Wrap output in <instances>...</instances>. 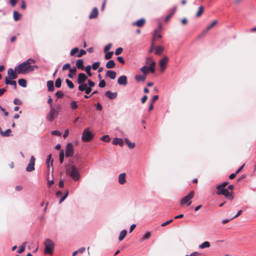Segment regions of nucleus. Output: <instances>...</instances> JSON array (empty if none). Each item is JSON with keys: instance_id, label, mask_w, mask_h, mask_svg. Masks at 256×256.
<instances>
[{"instance_id": "f257e3e1", "label": "nucleus", "mask_w": 256, "mask_h": 256, "mask_svg": "<svg viewBox=\"0 0 256 256\" xmlns=\"http://www.w3.org/2000/svg\"><path fill=\"white\" fill-rule=\"evenodd\" d=\"M36 61L32 58H28L26 62L20 64L15 69L18 74H26L30 72L34 71V69L38 68L37 66H31L32 64H34Z\"/></svg>"}, {"instance_id": "f03ea898", "label": "nucleus", "mask_w": 256, "mask_h": 256, "mask_svg": "<svg viewBox=\"0 0 256 256\" xmlns=\"http://www.w3.org/2000/svg\"><path fill=\"white\" fill-rule=\"evenodd\" d=\"M44 252L46 254H52L54 248V243L50 238H46L44 243Z\"/></svg>"}, {"instance_id": "7ed1b4c3", "label": "nucleus", "mask_w": 256, "mask_h": 256, "mask_svg": "<svg viewBox=\"0 0 256 256\" xmlns=\"http://www.w3.org/2000/svg\"><path fill=\"white\" fill-rule=\"evenodd\" d=\"M67 173L74 181L78 180L80 178L78 170L74 166H71L70 170H67Z\"/></svg>"}, {"instance_id": "20e7f679", "label": "nucleus", "mask_w": 256, "mask_h": 256, "mask_svg": "<svg viewBox=\"0 0 256 256\" xmlns=\"http://www.w3.org/2000/svg\"><path fill=\"white\" fill-rule=\"evenodd\" d=\"M50 111L46 115V118L51 122L58 116V110L54 106H52V108H50Z\"/></svg>"}, {"instance_id": "39448f33", "label": "nucleus", "mask_w": 256, "mask_h": 256, "mask_svg": "<svg viewBox=\"0 0 256 256\" xmlns=\"http://www.w3.org/2000/svg\"><path fill=\"white\" fill-rule=\"evenodd\" d=\"M216 193L218 195L222 194L226 198L230 200H232L234 198L233 192L232 191L229 192L227 188L218 190Z\"/></svg>"}, {"instance_id": "423d86ee", "label": "nucleus", "mask_w": 256, "mask_h": 256, "mask_svg": "<svg viewBox=\"0 0 256 256\" xmlns=\"http://www.w3.org/2000/svg\"><path fill=\"white\" fill-rule=\"evenodd\" d=\"M194 192L192 191L190 194L182 198L180 202L182 206L187 204L188 206L190 205L192 203L191 200L194 197Z\"/></svg>"}, {"instance_id": "0eeeda50", "label": "nucleus", "mask_w": 256, "mask_h": 256, "mask_svg": "<svg viewBox=\"0 0 256 256\" xmlns=\"http://www.w3.org/2000/svg\"><path fill=\"white\" fill-rule=\"evenodd\" d=\"M93 136V134L88 128H86L82 134V140L84 142H90Z\"/></svg>"}, {"instance_id": "6e6552de", "label": "nucleus", "mask_w": 256, "mask_h": 256, "mask_svg": "<svg viewBox=\"0 0 256 256\" xmlns=\"http://www.w3.org/2000/svg\"><path fill=\"white\" fill-rule=\"evenodd\" d=\"M74 153L73 145L72 143H68L66 148V156L72 157Z\"/></svg>"}, {"instance_id": "1a4fd4ad", "label": "nucleus", "mask_w": 256, "mask_h": 256, "mask_svg": "<svg viewBox=\"0 0 256 256\" xmlns=\"http://www.w3.org/2000/svg\"><path fill=\"white\" fill-rule=\"evenodd\" d=\"M162 29V26L160 24L159 25L158 28V30H156L154 32L153 34L152 42H155L159 39L162 38V36L160 34V31Z\"/></svg>"}, {"instance_id": "9d476101", "label": "nucleus", "mask_w": 256, "mask_h": 256, "mask_svg": "<svg viewBox=\"0 0 256 256\" xmlns=\"http://www.w3.org/2000/svg\"><path fill=\"white\" fill-rule=\"evenodd\" d=\"M168 61V56H165L160 62V66L162 72H164L166 68V66Z\"/></svg>"}, {"instance_id": "9b49d317", "label": "nucleus", "mask_w": 256, "mask_h": 256, "mask_svg": "<svg viewBox=\"0 0 256 256\" xmlns=\"http://www.w3.org/2000/svg\"><path fill=\"white\" fill-rule=\"evenodd\" d=\"M35 160L36 158L34 156H31L30 163L26 168L27 172H30L34 170Z\"/></svg>"}, {"instance_id": "f8f14e48", "label": "nucleus", "mask_w": 256, "mask_h": 256, "mask_svg": "<svg viewBox=\"0 0 256 256\" xmlns=\"http://www.w3.org/2000/svg\"><path fill=\"white\" fill-rule=\"evenodd\" d=\"M17 72H16L13 69L9 68L8 70V78L10 80H14L18 78Z\"/></svg>"}, {"instance_id": "ddd939ff", "label": "nucleus", "mask_w": 256, "mask_h": 256, "mask_svg": "<svg viewBox=\"0 0 256 256\" xmlns=\"http://www.w3.org/2000/svg\"><path fill=\"white\" fill-rule=\"evenodd\" d=\"M87 76L84 73H80L78 75L77 82L78 84L84 83L87 79Z\"/></svg>"}, {"instance_id": "4468645a", "label": "nucleus", "mask_w": 256, "mask_h": 256, "mask_svg": "<svg viewBox=\"0 0 256 256\" xmlns=\"http://www.w3.org/2000/svg\"><path fill=\"white\" fill-rule=\"evenodd\" d=\"M118 82L120 85L126 86L128 84L127 77L124 76H122L118 80Z\"/></svg>"}, {"instance_id": "2eb2a0df", "label": "nucleus", "mask_w": 256, "mask_h": 256, "mask_svg": "<svg viewBox=\"0 0 256 256\" xmlns=\"http://www.w3.org/2000/svg\"><path fill=\"white\" fill-rule=\"evenodd\" d=\"M105 96L110 100H113L116 98L118 96V94L116 92H112L110 91H108L105 93Z\"/></svg>"}, {"instance_id": "dca6fc26", "label": "nucleus", "mask_w": 256, "mask_h": 256, "mask_svg": "<svg viewBox=\"0 0 256 256\" xmlns=\"http://www.w3.org/2000/svg\"><path fill=\"white\" fill-rule=\"evenodd\" d=\"M146 20L144 18H141L136 22L132 23V26H137L138 27H142L145 24Z\"/></svg>"}, {"instance_id": "f3484780", "label": "nucleus", "mask_w": 256, "mask_h": 256, "mask_svg": "<svg viewBox=\"0 0 256 256\" xmlns=\"http://www.w3.org/2000/svg\"><path fill=\"white\" fill-rule=\"evenodd\" d=\"M98 15V9L94 8L89 15V18L92 19L97 18Z\"/></svg>"}, {"instance_id": "a211bd4d", "label": "nucleus", "mask_w": 256, "mask_h": 256, "mask_svg": "<svg viewBox=\"0 0 256 256\" xmlns=\"http://www.w3.org/2000/svg\"><path fill=\"white\" fill-rule=\"evenodd\" d=\"M76 66L78 69L84 70V60L82 59H78L76 62Z\"/></svg>"}, {"instance_id": "6ab92c4d", "label": "nucleus", "mask_w": 256, "mask_h": 256, "mask_svg": "<svg viewBox=\"0 0 256 256\" xmlns=\"http://www.w3.org/2000/svg\"><path fill=\"white\" fill-rule=\"evenodd\" d=\"M126 176L125 173H122L119 175L118 182L120 184H123L126 182Z\"/></svg>"}, {"instance_id": "aec40b11", "label": "nucleus", "mask_w": 256, "mask_h": 256, "mask_svg": "<svg viewBox=\"0 0 256 256\" xmlns=\"http://www.w3.org/2000/svg\"><path fill=\"white\" fill-rule=\"evenodd\" d=\"M116 72L112 70H108L106 72V76L114 80L116 78Z\"/></svg>"}, {"instance_id": "412c9836", "label": "nucleus", "mask_w": 256, "mask_h": 256, "mask_svg": "<svg viewBox=\"0 0 256 256\" xmlns=\"http://www.w3.org/2000/svg\"><path fill=\"white\" fill-rule=\"evenodd\" d=\"M112 144L114 145L118 144L120 146H122L124 144L123 140L120 138H115L112 140Z\"/></svg>"}, {"instance_id": "4be33fe9", "label": "nucleus", "mask_w": 256, "mask_h": 256, "mask_svg": "<svg viewBox=\"0 0 256 256\" xmlns=\"http://www.w3.org/2000/svg\"><path fill=\"white\" fill-rule=\"evenodd\" d=\"M5 84L6 85L10 84L13 86H14V88L16 89V82L14 80H10L8 77H6L5 78Z\"/></svg>"}, {"instance_id": "5701e85b", "label": "nucleus", "mask_w": 256, "mask_h": 256, "mask_svg": "<svg viewBox=\"0 0 256 256\" xmlns=\"http://www.w3.org/2000/svg\"><path fill=\"white\" fill-rule=\"evenodd\" d=\"M70 73L68 74V78H73L74 76L76 75V69L75 67H73L70 69Z\"/></svg>"}, {"instance_id": "b1692460", "label": "nucleus", "mask_w": 256, "mask_h": 256, "mask_svg": "<svg viewBox=\"0 0 256 256\" xmlns=\"http://www.w3.org/2000/svg\"><path fill=\"white\" fill-rule=\"evenodd\" d=\"M218 23L217 20H214L210 25L208 26L204 32L206 33L207 32L212 28Z\"/></svg>"}, {"instance_id": "393cba45", "label": "nucleus", "mask_w": 256, "mask_h": 256, "mask_svg": "<svg viewBox=\"0 0 256 256\" xmlns=\"http://www.w3.org/2000/svg\"><path fill=\"white\" fill-rule=\"evenodd\" d=\"M146 79V76L145 75H136L135 76V80L138 82H144Z\"/></svg>"}, {"instance_id": "a878e982", "label": "nucleus", "mask_w": 256, "mask_h": 256, "mask_svg": "<svg viewBox=\"0 0 256 256\" xmlns=\"http://www.w3.org/2000/svg\"><path fill=\"white\" fill-rule=\"evenodd\" d=\"M116 64L113 60H108L106 64L107 68H112L115 66Z\"/></svg>"}, {"instance_id": "bb28decb", "label": "nucleus", "mask_w": 256, "mask_h": 256, "mask_svg": "<svg viewBox=\"0 0 256 256\" xmlns=\"http://www.w3.org/2000/svg\"><path fill=\"white\" fill-rule=\"evenodd\" d=\"M140 70L142 74L146 76L150 72L149 67L148 66H144L140 68Z\"/></svg>"}, {"instance_id": "cd10ccee", "label": "nucleus", "mask_w": 256, "mask_h": 256, "mask_svg": "<svg viewBox=\"0 0 256 256\" xmlns=\"http://www.w3.org/2000/svg\"><path fill=\"white\" fill-rule=\"evenodd\" d=\"M47 86L48 88V90L49 92L54 91V82L52 80H48L47 82Z\"/></svg>"}, {"instance_id": "c85d7f7f", "label": "nucleus", "mask_w": 256, "mask_h": 256, "mask_svg": "<svg viewBox=\"0 0 256 256\" xmlns=\"http://www.w3.org/2000/svg\"><path fill=\"white\" fill-rule=\"evenodd\" d=\"M164 47L162 46H158L156 47L155 49V54L157 55L160 54L164 50Z\"/></svg>"}, {"instance_id": "c756f323", "label": "nucleus", "mask_w": 256, "mask_h": 256, "mask_svg": "<svg viewBox=\"0 0 256 256\" xmlns=\"http://www.w3.org/2000/svg\"><path fill=\"white\" fill-rule=\"evenodd\" d=\"M127 234V231L125 230H122L120 234V236L118 237V240L120 241H122L124 238L126 236Z\"/></svg>"}, {"instance_id": "7c9ffc66", "label": "nucleus", "mask_w": 256, "mask_h": 256, "mask_svg": "<svg viewBox=\"0 0 256 256\" xmlns=\"http://www.w3.org/2000/svg\"><path fill=\"white\" fill-rule=\"evenodd\" d=\"M228 184V182H224L222 184H218L216 186V189L218 190L225 189V187Z\"/></svg>"}, {"instance_id": "2f4dec72", "label": "nucleus", "mask_w": 256, "mask_h": 256, "mask_svg": "<svg viewBox=\"0 0 256 256\" xmlns=\"http://www.w3.org/2000/svg\"><path fill=\"white\" fill-rule=\"evenodd\" d=\"M125 142L130 148H134L135 146V143L130 142L128 139L125 138Z\"/></svg>"}, {"instance_id": "473e14b6", "label": "nucleus", "mask_w": 256, "mask_h": 256, "mask_svg": "<svg viewBox=\"0 0 256 256\" xmlns=\"http://www.w3.org/2000/svg\"><path fill=\"white\" fill-rule=\"evenodd\" d=\"M18 84L20 86L26 88V80L23 78L19 79L18 80Z\"/></svg>"}, {"instance_id": "72a5a7b5", "label": "nucleus", "mask_w": 256, "mask_h": 256, "mask_svg": "<svg viewBox=\"0 0 256 256\" xmlns=\"http://www.w3.org/2000/svg\"><path fill=\"white\" fill-rule=\"evenodd\" d=\"M14 18V20L17 21L20 20L22 15L17 11H14L13 12Z\"/></svg>"}, {"instance_id": "f704fd0d", "label": "nucleus", "mask_w": 256, "mask_h": 256, "mask_svg": "<svg viewBox=\"0 0 256 256\" xmlns=\"http://www.w3.org/2000/svg\"><path fill=\"white\" fill-rule=\"evenodd\" d=\"M210 246V243L208 242H204L199 246V248L202 249L204 248H208Z\"/></svg>"}, {"instance_id": "c9c22d12", "label": "nucleus", "mask_w": 256, "mask_h": 256, "mask_svg": "<svg viewBox=\"0 0 256 256\" xmlns=\"http://www.w3.org/2000/svg\"><path fill=\"white\" fill-rule=\"evenodd\" d=\"M204 10V8L203 6H200L198 8V11L196 14V16L197 17H200L202 14Z\"/></svg>"}, {"instance_id": "e433bc0d", "label": "nucleus", "mask_w": 256, "mask_h": 256, "mask_svg": "<svg viewBox=\"0 0 256 256\" xmlns=\"http://www.w3.org/2000/svg\"><path fill=\"white\" fill-rule=\"evenodd\" d=\"M26 242H24L19 247V250L18 251V254H21L24 251L25 248H26Z\"/></svg>"}, {"instance_id": "4c0bfd02", "label": "nucleus", "mask_w": 256, "mask_h": 256, "mask_svg": "<svg viewBox=\"0 0 256 256\" xmlns=\"http://www.w3.org/2000/svg\"><path fill=\"white\" fill-rule=\"evenodd\" d=\"M155 66H156L155 62H152V63H150V66H148L149 67V71L152 73H154L155 72V68H154Z\"/></svg>"}, {"instance_id": "58836bf2", "label": "nucleus", "mask_w": 256, "mask_h": 256, "mask_svg": "<svg viewBox=\"0 0 256 256\" xmlns=\"http://www.w3.org/2000/svg\"><path fill=\"white\" fill-rule=\"evenodd\" d=\"M80 84V85L78 86V90L81 92L85 91L87 87V84L83 83Z\"/></svg>"}, {"instance_id": "ea45409f", "label": "nucleus", "mask_w": 256, "mask_h": 256, "mask_svg": "<svg viewBox=\"0 0 256 256\" xmlns=\"http://www.w3.org/2000/svg\"><path fill=\"white\" fill-rule=\"evenodd\" d=\"M113 52H106L104 58L106 60H110L112 58L113 55Z\"/></svg>"}, {"instance_id": "a19ab883", "label": "nucleus", "mask_w": 256, "mask_h": 256, "mask_svg": "<svg viewBox=\"0 0 256 256\" xmlns=\"http://www.w3.org/2000/svg\"><path fill=\"white\" fill-rule=\"evenodd\" d=\"M78 106L77 104V102L76 101H72L70 103V108L72 110H76L78 108Z\"/></svg>"}, {"instance_id": "79ce46f5", "label": "nucleus", "mask_w": 256, "mask_h": 256, "mask_svg": "<svg viewBox=\"0 0 256 256\" xmlns=\"http://www.w3.org/2000/svg\"><path fill=\"white\" fill-rule=\"evenodd\" d=\"M66 82L69 88L72 89L74 88V84L72 82L68 79H66Z\"/></svg>"}, {"instance_id": "37998d69", "label": "nucleus", "mask_w": 256, "mask_h": 256, "mask_svg": "<svg viewBox=\"0 0 256 256\" xmlns=\"http://www.w3.org/2000/svg\"><path fill=\"white\" fill-rule=\"evenodd\" d=\"M62 80L60 78H58L55 82L56 87L59 88L61 86Z\"/></svg>"}, {"instance_id": "c03bdc74", "label": "nucleus", "mask_w": 256, "mask_h": 256, "mask_svg": "<svg viewBox=\"0 0 256 256\" xmlns=\"http://www.w3.org/2000/svg\"><path fill=\"white\" fill-rule=\"evenodd\" d=\"M85 68V70H86V72L87 73L88 75L90 76H91L92 75L91 72H90L91 66L90 65H88V66H86V68Z\"/></svg>"}, {"instance_id": "a18cd8bd", "label": "nucleus", "mask_w": 256, "mask_h": 256, "mask_svg": "<svg viewBox=\"0 0 256 256\" xmlns=\"http://www.w3.org/2000/svg\"><path fill=\"white\" fill-rule=\"evenodd\" d=\"M64 152L62 150L60 151V164H62L64 162Z\"/></svg>"}, {"instance_id": "49530a36", "label": "nucleus", "mask_w": 256, "mask_h": 256, "mask_svg": "<svg viewBox=\"0 0 256 256\" xmlns=\"http://www.w3.org/2000/svg\"><path fill=\"white\" fill-rule=\"evenodd\" d=\"M78 51L79 49L78 48H74L71 50L70 54L72 56H73L75 55V54H76Z\"/></svg>"}, {"instance_id": "de8ad7c7", "label": "nucleus", "mask_w": 256, "mask_h": 256, "mask_svg": "<svg viewBox=\"0 0 256 256\" xmlns=\"http://www.w3.org/2000/svg\"><path fill=\"white\" fill-rule=\"evenodd\" d=\"M101 140L106 142H109L110 140V136L108 135H104L102 136Z\"/></svg>"}, {"instance_id": "09e8293b", "label": "nucleus", "mask_w": 256, "mask_h": 256, "mask_svg": "<svg viewBox=\"0 0 256 256\" xmlns=\"http://www.w3.org/2000/svg\"><path fill=\"white\" fill-rule=\"evenodd\" d=\"M64 94L62 91H58L56 94V96L58 98H62L64 96Z\"/></svg>"}, {"instance_id": "8fccbe9b", "label": "nucleus", "mask_w": 256, "mask_h": 256, "mask_svg": "<svg viewBox=\"0 0 256 256\" xmlns=\"http://www.w3.org/2000/svg\"><path fill=\"white\" fill-rule=\"evenodd\" d=\"M151 236V233L150 232H148L142 237V240H146L150 238Z\"/></svg>"}, {"instance_id": "3c124183", "label": "nucleus", "mask_w": 256, "mask_h": 256, "mask_svg": "<svg viewBox=\"0 0 256 256\" xmlns=\"http://www.w3.org/2000/svg\"><path fill=\"white\" fill-rule=\"evenodd\" d=\"M70 68H71L70 64L68 63L64 64L62 68V70L63 71L66 70L68 69L70 70Z\"/></svg>"}, {"instance_id": "603ef678", "label": "nucleus", "mask_w": 256, "mask_h": 256, "mask_svg": "<svg viewBox=\"0 0 256 256\" xmlns=\"http://www.w3.org/2000/svg\"><path fill=\"white\" fill-rule=\"evenodd\" d=\"M100 65V62H94L92 65V68L94 70H96Z\"/></svg>"}, {"instance_id": "864d4df0", "label": "nucleus", "mask_w": 256, "mask_h": 256, "mask_svg": "<svg viewBox=\"0 0 256 256\" xmlns=\"http://www.w3.org/2000/svg\"><path fill=\"white\" fill-rule=\"evenodd\" d=\"M123 51V48H118L116 52H115V54L116 56H118Z\"/></svg>"}, {"instance_id": "5fc2aeb1", "label": "nucleus", "mask_w": 256, "mask_h": 256, "mask_svg": "<svg viewBox=\"0 0 256 256\" xmlns=\"http://www.w3.org/2000/svg\"><path fill=\"white\" fill-rule=\"evenodd\" d=\"M11 132V130L10 129H8L5 132H2V134L3 136H9L10 133Z\"/></svg>"}, {"instance_id": "6e6d98bb", "label": "nucleus", "mask_w": 256, "mask_h": 256, "mask_svg": "<svg viewBox=\"0 0 256 256\" xmlns=\"http://www.w3.org/2000/svg\"><path fill=\"white\" fill-rule=\"evenodd\" d=\"M68 194V191L66 190L65 194L60 200V202H59L60 204H61L66 199V198L67 197Z\"/></svg>"}, {"instance_id": "4d7b16f0", "label": "nucleus", "mask_w": 256, "mask_h": 256, "mask_svg": "<svg viewBox=\"0 0 256 256\" xmlns=\"http://www.w3.org/2000/svg\"><path fill=\"white\" fill-rule=\"evenodd\" d=\"M86 54V51L84 50H81L79 52V54L76 56L80 58L83 55Z\"/></svg>"}, {"instance_id": "13d9d810", "label": "nucleus", "mask_w": 256, "mask_h": 256, "mask_svg": "<svg viewBox=\"0 0 256 256\" xmlns=\"http://www.w3.org/2000/svg\"><path fill=\"white\" fill-rule=\"evenodd\" d=\"M112 44H107L104 48V52H107L108 50H110L112 47Z\"/></svg>"}, {"instance_id": "bf43d9fd", "label": "nucleus", "mask_w": 256, "mask_h": 256, "mask_svg": "<svg viewBox=\"0 0 256 256\" xmlns=\"http://www.w3.org/2000/svg\"><path fill=\"white\" fill-rule=\"evenodd\" d=\"M106 82L104 80H101L99 83V86L100 88H104L106 86Z\"/></svg>"}, {"instance_id": "052dcab7", "label": "nucleus", "mask_w": 256, "mask_h": 256, "mask_svg": "<svg viewBox=\"0 0 256 256\" xmlns=\"http://www.w3.org/2000/svg\"><path fill=\"white\" fill-rule=\"evenodd\" d=\"M14 103L16 105H20L22 104V102L18 98H15Z\"/></svg>"}, {"instance_id": "680f3d73", "label": "nucleus", "mask_w": 256, "mask_h": 256, "mask_svg": "<svg viewBox=\"0 0 256 256\" xmlns=\"http://www.w3.org/2000/svg\"><path fill=\"white\" fill-rule=\"evenodd\" d=\"M152 62H155L154 60H152V58L150 57H148L146 58V64H149V66H150V64L152 63Z\"/></svg>"}, {"instance_id": "e2e57ef3", "label": "nucleus", "mask_w": 256, "mask_h": 256, "mask_svg": "<svg viewBox=\"0 0 256 256\" xmlns=\"http://www.w3.org/2000/svg\"><path fill=\"white\" fill-rule=\"evenodd\" d=\"M52 154H49L46 158V164L48 165V168H50V162L51 160Z\"/></svg>"}, {"instance_id": "0e129e2a", "label": "nucleus", "mask_w": 256, "mask_h": 256, "mask_svg": "<svg viewBox=\"0 0 256 256\" xmlns=\"http://www.w3.org/2000/svg\"><path fill=\"white\" fill-rule=\"evenodd\" d=\"M173 220H168L166 222H164L162 223V224H161V226H165L169 224H170V223H172V222Z\"/></svg>"}, {"instance_id": "69168bd1", "label": "nucleus", "mask_w": 256, "mask_h": 256, "mask_svg": "<svg viewBox=\"0 0 256 256\" xmlns=\"http://www.w3.org/2000/svg\"><path fill=\"white\" fill-rule=\"evenodd\" d=\"M118 60L122 64H124L125 62L124 59V58L122 56H118L117 58Z\"/></svg>"}, {"instance_id": "338daca9", "label": "nucleus", "mask_w": 256, "mask_h": 256, "mask_svg": "<svg viewBox=\"0 0 256 256\" xmlns=\"http://www.w3.org/2000/svg\"><path fill=\"white\" fill-rule=\"evenodd\" d=\"M52 135L58 136H60L61 135L60 132L58 130H54V131L52 132Z\"/></svg>"}, {"instance_id": "774afa93", "label": "nucleus", "mask_w": 256, "mask_h": 256, "mask_svg": "<svg viewBox=\"0 0 256 256\" xmlns=\"http://www.w3.org/2000/svg\"><path fill=\"white\" fill-rule=\"evenodd\" d=\"M88 84L89 85L90 87L92 88V87H93L94 86L95 84L94 82L90 80H88Z\"/></svg>"}]
</instances>
